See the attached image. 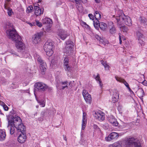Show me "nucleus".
Segmentation results:
<instances>
[{
    "label": "nucleus",
    "instance_id": "nucleus-1",
    "mask_svg": "<svg viewBox=\"0 0 147 147\" xmlns=\"http://www.w3.org/2000/svg\"><path fill=\"white\" fill-rule=\"evenodd\" d=\"M6 33L8 37L15 42L16 47L18 50L21 51L24 48V44L21 41V38L15 29H8L6 30Z\"/></svg>",
    "mask_w": 147,
    "mask_h": 147
},
{
    "label": "nucleus",
    "instance_id": "nucleus-2",
    "mask_svg": "<svg viewBox=\"0 0 147 147\" xmlns=\"http://www.w3.org/2000/svg\"><path fill=\"white\" fill-rule=\"evenodd\" d=\"M121 13L120 15L117 16L116 20L117 22L119 25H121L122 24H125L128 26H130L131 25L132 21L131 20L129 16H125L122 13V11H120Z\"/></svg>",
    "mask_w": 147,
    "mask_h": 147
},
{
    "label": "nucleus",
    "instance_id": "nucleus-3",
    "mask_svg": "<svg viewBox=\"0 0 147 147\" xmlns=\"http://www.w3.org/2000/svg\"><path fill=\"white\" fill-rule=\"evenodd\" d=\"M54 47V42L52 40H49L45 42L43 48L48 56H50L53 54V49Z\"/></svg>",
    "mask_w": 147,
    "mask_h": 147
},
{
    "label": "nucleus",
    "instance_id": "nucleus-4",
    "mask_svg": "<svg viewBox=\"0 0 147 147\" xmlns=\"http://www.w3.org/2000/svg\"><path fill=\"white\" fill-rule=\"evenodd\" d=\"M34 93L37 92H43L46 90H51L52 89L51 88L49 87L45 84L41 82H36L34 85Z\"/></svg>",
    "mask_w": 147,
    "mask_h": 147
},
{
    "label": "nucleus",
    "instance_id": "nucleus-5",
    "mask_svg": "<svg viewBox=\"0 0 147 147\" xmlns=\"http://www.w3.org/2000/svg\"><path fill=\"white\" fill-rule=\"evenodd\" d=\"M8 119V126L9 125H13L14 127L16 125L22 122V120L18 116L15 115V117L12 116H11Z\"/></svg>",
    "mask_w": 147,
    "mask_h": 147
},
{
    "label": "nucleus",
    "instance_id": "nucleus-6",
    "mask_svg": "<svg viewBox=\"0 0 147 147\" xmlns=\"http://www.w3.org/2000/svg\"><path fill=\"white\" fill-rule=\"evenodd\" d=\"M126 143L128 146L133 144L135 147H141L140 141L137 138L133 137L129 138Z\"/></svg>",
    "mask_w": 147,
    "mask_h": 147
},
{
    "label": "nucleus",
    "instance_id": "nucleus-7",
    "mask_svg": "<svg viewBox=\"0 0 147 147\" xmlns=\"http://www.w3.org/2000/svg\"><path fill=\"white\" fill-rule=\"evenodd\" d=\"M65 53L68 55H70L73 51V47L74 46L73 42L70 40H69L66 42Z\"/></svg>",
    "mask_w": 147,
    "mask_h": 147
},
{
    "label": "nucleus",
    "instance_id": "nucleus-8",
    "mask_svg": "<svg viewBox=\"0 0 147 147\" xmlns=\"http://www.w3.org/2000/svg\"><path fill=\"white\" fill-rule=\"evenodd\" d=\"M38 61L39 63L40 64V73L41 74L44 75L45 74V71L47 68L46 64L40 57H38Z\"/></svg>",
    "mask_w": 147,
    "mask_h": 147
},
{
    "label": "nucleus",
    "instance_id": "nucleus-9",
    "mask_svg": "<svg viewBox=\"0 0 147 147\" xmlns=\"http://www.w3.org/2000/svg\"><path fill=\"white\" fill-rule=\"evenodd\" d=\"M82 94L86 102L87 103L90 104L92 102V98L91 95L89 94L86 90H83Z\"/></svg>",
    "mask_w": 147,
    "mask_h": 147
},
{
    "label": "nucleus",
    "instance_id": "nucleus-10",
    "mask_svg": "<svg viewBox=\"0 0 147 147\" xmlns=\"http://www.w3.org/2000/svg\"><path fill=\"white\" fill-rule=\"evenodd\" d=\"M105 114L101 111L95 112L94 114L95 117L100 121H102L105 119Z\"/></svg>",
    "mask_w": 147,
    "mask_h": 147
},
{
    "label": "nucleus",
    "instance_id": "nucleus-11",
    "mask_svg": "<svg viewBox=\"0 0 147 147\" xmlns=\"http://www.w3.org/2000/svg\"><path fill=\"white\" fill-rule=\"evenodd\" d=\"M14 127L17 129L18 132H20L21 133H26V127L22 122L16 125Z\"/></svg>",
    "mask_w": 147,
    "mask_h": 147
},
{
    "label": "nucleus",
    "instance_id": "nucleus-12",
    "mask_svg": "<svg viewBox=\"0 0 147 147\" xmlns=\"http://www.w3.org/2000/svg\"><path fill=\"white\" fill-rule=\"evenodd\" d=\"M43 34V32H41L37 33L34 37L33 38L32 41L34 43L36 44L39 42L41 40V38Z\"/></svg>",
    "mask_w": 147,
    "mask_h": 147
},
{
    "label": "nucleus",
    "instance_id": "nucleus-13",
    "mask_svg": "<svg viewBox=\"0 0 147 147\" xmlns=\"http://www.w3.org/2000/svg\"><path fill=\"white\" fill-rule=\"evenodd\" d=\"M118 137V134L117 133L115 132L111 133L108 137L105 138L107 141H110L113 139H116Z\"/></svg>",
    "mask_w": 147,
    "mask_h": 147
},
{
    "label": "nucleus",
    "instance_id": "nucleus-14",
    "mask_svg": "<svg viewBox=\"0 0 147 147\" xmlns=\"http://www.w3.org/2000/svg\"><path fill=\"white\" fill-rule=\"evenodd\" d=\"M38 5H34V13L36 16H40L42 14L43 12L44 9H42L39 7L38 6V4H37Z\"/></svg>",
    "mask_w": 147,
    "mask_h": 147
},
{
    "label": "nucleus",
    "instance_id": "nucleus-15",
    "mask_svg": "<svg viewBox=\"0 0 147 147\" xmlns=\"http://www.w3.org/2000/svg\"><path fill=\"white\" fill-rule=\"evenodd\" d=\"M58 35L61 39L63 40L67 36L68 33L63 30L60 29L59 30Z\"/></svg>",
    "mask_w": 147,
    "mask_h": 147
},
{
    "label": "nucleus",
    "instance_id": "nucleus-16",
    "mask_svg": "<svg viewBox=\"0 0 147 147\" xmlns=\"http://www.w3.org/2000/svg\"><path fill=\"white\" fill-rule=\"evenodd\" d=\"M26 133H21L18 136V140L20 143H23L26 141Z\"/></svg>",
    "mask_w": 147,
    "mask_h": 147
},
{
    "label": "nucleus",
    "instance_id": "nucleus-17",
    "mask_svg": "<svg viewBox=\"0 0 147 147\" xmlns=\"http://www.w3.org/2000/svg\"><path fill=\"white\" fill-rule=\"evenodd\" d=\"M110 23L113 25V26H112L109 27V32L111 34H114L116 33L117 32V30L114 25H113V22H110Z\"/></svg>",
    "mask_w": 147,
    "mask_h": 147
},
{
    "label": "nucleus",
    "instance_id": "nucleus-18",
    "mask_svg": "<svg viewBox=\"0 0 147 147\" xmlns=\"http://www.w3.org/2000/svg\"><path fill=\"white\" fill-rule=\"evenodd\" d=\"M109 122L111 123H112L114 126H116L118 125V123L116 119L112 116L110 117L109 119Z\"/></svg>",
    "mask_w": 147,
    "mask_h": 147
},
{
    "label": "nucleus",
    "instance_id": "nucleus-19",
    "mask_svg": "<svg viewBox=\"0 0 147 147\" xmlns=\"http://www.w3.org/2000/svg\"><path fill=\"white\" fill-rule=\"evenodd\" d=\"M6 136L5 130L0 129V141L4 140Z\"/></svg>",
    "mask_w": 147,
    "mask_h": 147
},
{
    "label": "nucleus",
    "instance_id": "nucleus-20",
    "mask_svg": "<svg viewBox=\"0 0 147 147\" xmlns=\"http://www.w3.org/2000/svg\"><path fill=\"white\" fill-rule=\"evenodd\" d=\"M115 78L117 81L123 83L127 88L129 86L128 84L123 79L116 76L115 77Z\"/></svg>",
    "mask_w": 147,
    "mask_h": 147
},
{
    "label": "nucleus",
    "instance_id": "nucleus-21",
    "mask_svg": "<svg viewBox=\"0 0 147 147\" xmlns=\"http://www.w3.org/2000/svg\"><path fill=\"white\" fill-rule=\"evenodd\" d=\"M86 116L84 113H83V119L82 120V129L84 130L86 125Z\"/></svg>",
    "mask_w": 147,
    "mask_h": 147
},
{
    "label": "nucleus",
    "instance_id": "nucleus-22",
    "mask_svg": "<svg viewBox=\"0 0 147 147\" xmlns=\"http://www.w3.org/2000/svg\"><path fill=\"white\" fill-rule=\"evenodd\" d=\"M138 94L141 99H143V97L144 95V92L143 89L142 88H139L138 91Z\"/></svg>",
    "mask_w": 147,
    "mask_h": 147
},
{
    "label": "nucleus",
    "instance_id": "nucleus-23",
    "mask_svg": "<svg viewBox=\"0 0 147 147\" xmlns=\"http://www.w3.org/2000/svg\"><path fill=\"white\" fill-rule=\"evenodd\" d=\"M13 26L12 24L9 22H7L5 24L4 28L5 29H9L12 30L13 28Z\"/></svg>",
    "mask_w": 147,
    "mask_h": 147
},
{
    "label": "nucleus",
    "instance_id": "nucleus-24",
    "mask_svg": "<svg viewBox=\"0 0 147 147\" xmlns=\"http://www.w3.org/2000/svg\"><path fill=\"white\" fill-rule=\"evenodd\" d=\"M95 79L97 81H98L100 88L102 89L103 87V84L101 80H100L99 74H97V76L95 78Z\"/></svg>",
    "mask_w": 147,
    "mask_h": 147
},
{
    "label": "nucleus",
    "instance_id": "nucleus-25",
    "mask_svg": "<svg viewBox=\"0 0 147 147\" xmlns=\"http://www.w3.org/2000/svg\"><path fill=\"white\" fill-rule=\"evenodd\" d=\"M100 62L102 65L104 67L105 70H109V68H110V67L107 64L106 61H104L102 60L100 61Z\"/></svg>",
    "mask_w": 147,
    "mask_h": 147
},
{
    "label": "nucleus",
    "instance_id": "nucleus-26",
    "mask_svg": "<svg viewBox=\"0 0 147 147\" xmlns=\"http://www.w3.org/2000/svg\"><path fill=\"white\" fill-rule=\"evenodd\" d=\"M42 22L44 24H51L52 23V21L50 18H45L42 20Z\"/></svg>",
    "mask_w": 147,
    "mask_h": 147
},
{
    "label": "nucleus",
    "instance_id": "nucleus-27",
    "mask_svg": "<svg viewBox=\"0 0 147 147\" xmlns=\"http://www.w3.org/2000/svg\"><path fill=\"white\" fill-rule=\"evenodd\" d=\"M4 8L5 9H7V13L9 16H11L12 13H13L12 9L7 6L5 3L4 4Z\"/></svg>",
    "mask_w": 147,
    "mask_h": 147
},
{
    "label": "nucleus",
    "instance_id": "nucleus-28",
    "mask_svg": "<svg viewBox=\"0 0 147 147\" xmlns=\"http://www.w3.org/2000/svg\"><path fill=\"white\" fill-rule=\"evenodd\" d=\"M99 27L101 30L104 31L107 28V25L104 22H101L100 24Z\"/></svg>",
    "mask_w": 147,
    "mask_h": 147
},
{
    "label": "nucleus",
    "instance_id": "nucleus-29",
    "mask_svg": "<svg viewBox=\"0 0 147 147\" xmlns=\"http://www.w3.org/2000/svg\"><path fill=\"white\" fill-rule=\"evenodd\" d=\"M136 36L138 39H142L143 38V35L141 31H137L136 32Z\"/></svg>",
    "mask_w": 147,
    "mask_h": 147
},
{
    "label": "nucleus",
    "instance_id": "nucleus-30",
    "mask_svg": "<svg viewBox=\"0 0 147 147\" xmlns=\"http://www.w3.org/2000/svg\"><path fill=\"white\" fill-rule=\"evenodd\" d=\"M94 16L96 19L100 20L101 18V15L98 11H96L94 13Z\"/></svg>",
    "mask_w": 147,
    "mask_h": 147
},
{
    "label": "nucleus",
    "instance_id": "nucleus-31",
    "mask_svg": "<svg viewBox=\"0 0 147 147\" xmlns=\"http://www.w3.org/2000/svg\"><path fill=\"white\" fill-rule=\"evenodd\" d=\"M67 55H64L63 56V65L69 64V57Z\"/></svg>",
    "mask_w": 147,
    "mask_h": 147
},
{
    "label": "nucleus",
    "instance_id": "nucleus-32",
    "mask_svg": "<svg viewBox=\"0 0 147 147\" xmlns=\"http://www.w3.org/2000/svg\"><path fill=\"white\" fill-rule=\"evenodd\" d=\"M113 97H115V99H119V94L118 91L116 90H114L113 92Z\"/></svg>",
    "mask_w": 147,
    "mask_h": 147
},
{
    "label": "nucleus",
    "instance_id": "nucleus-33",
    "mask_svg": "<svg viewBox=\"0 0 147 147\" xmlns=\"http://www.w3.org/2000/svg\"><path fill=\"white\" fill-rule=\"evenodd\" d=\"M13 126V125H9V126H7V127L10 128V132L11 134H13L15 132V129Z\"/></svg>",
    "mask_w": 147,
    "mask_h": 147
},
{
    "label": "nucleus",
    "instance_id": "nucleus-34",
    "mask_svg": "<svg viewBox=\"0 0 147 147\" xmlns=\"http://www.w3.org/2000/svg\"><path fill=\"white\" fill-rule=\"evenodd\" d=\"M68 82L67 81H65L63 82H61V84H62L63 85V86H62V89H64L65 88H68Z\"/></svg>",
    "mask_w": 147,
    "mask_h": 147
},
{
    "label": "nucleus",
    "instance_id": "nucleus-35",
    "mask_svg": "<svg viewBox=\"0 0 147 147\" xmlns=\"http://www.w3.org/2000/svg\"><path fill=\"white\" fill-rule=\"evenodd\" d=\"M0 105L3 107V108L5 111H7L9 109L8 107L4 103L1 101H0Z\"/></svg>",
    "mask_w": 147,
    "mask_h": 147
},
{
    "label": "nucleus",
    "instance_id": "nucleus-36",
    "mask_svg": "<svg viewBox=\"0 0 147 147\" xmlns=\"http://www.w3.org/2000/svg\"><path fill=\"white\" fill-rule=\"evenodd\" d=\"M37 102L41 105L42 107H44L45 106V103L44 100L43 99L39 100L38 99H36Z\"/></svg>",
    "mask_w": 147,
    "mask_h": 147
},
{
    "label": "nucleus",
    "instance_id": "nucleus-37",
    "mask_svg": "<svg viewBox=\"0 0 147 147\" xmlns=\"http://www.w3.org/2000/svg\"><path fill=\"white\" fill-rule=\"evenodd\" d=\"M64 68L66 71L68 72L70 71L71 70V67L69 66V64L63 65Z\"/></svg>",
    "mask_w": 147,
    "mask_h": 147
},
{
    "label": "nucleus",
    "instance_id": "nucleus-38",
    "mask_svg": "<svg viewBox=\"0 0 147 147\" xmlns=\"http://www.w3.org/2000/svg\"><path fill=\"white\" fill-rule=\"evenodd\" d=\"M33 25L34 26L36 25L40 27H41L42 26V23L38 20H36L35 22H34Z\"/></svg>",
    "mask_w": 147,
    "mask_h": 147
},
{
    "label": "nucleus",
    "instance_id": "nucleus-39",
    "mask_svg": "<svg viewBox=\"0 0 147 147\" xmlns=\"http://www.w3.org/2000/svg\"><path fill=\"white\" fill-rule=\"evenodd\" d=\"M119 28H120L122 29L121 30L123 32H126L128 30V29L127 27L125 26H121Z\"/></svg>",
    "mask_w": 147,
    "mask_h": 147
},
{
    "label": "nucleus",
    "instance_id": "nucleus-40",
    "mask_svg": "<svg viewBox=\"0 0 147 147\" xmlns=\"http://www.w3.org/2000/svg\"><path fill=\"white\" fill-rule=\"evenodd\" d=\"M120 144L119 142H116L110 146V147H121Z\"/></svg>",
    "mask_w": 147,
    "mask_h": 147
},
{
    "label": "nucleus",
    "instance_id": "nucleus-41",
    "mask_svg": "<svg viewBox=\"0 0 147 147\" xmlns=\"http://www.w3.org/2000/svg\"><path fill=\"white\" fill-rule=\"evenodd\" d=\"M95 37L98 40H99L100 42L102 43H103V40L102 39L101 37L99 36L98 35H95Z\"/></svg>",
    "mask_w": 147,
    "mask_h": 147
},
{
    "label": "nucleus",
    "instance_id": "nucleus-42",
    "mask_svg": "<svg viewBox=\"0 0 147 147\" xmlns=\"http://www.w3.org/2000/svg\"><path fill=\"white\" fill-rule=\"evenodd\" d=\"M47 113V111L45 110L42 111L41 113V117H42V118L44 117L46 115Z\"/></svg>",
    "mask_w": 147,
    "mask_h": 147
},
{
    "label": "nucleus",
    "instance_id": "nucleus-43",
    "mask_svg": "<svg viewBox=\"0 0 147 147\" xmlns=\"http://www.w3.org/2000/svg\"><path fill=\"white\" fill-rule=\"evenodd\" d=\"M33 9V6L32 5H30L27 8V11L29 12H32Z\"/></svg>",
    "mask_w": 147,
    "mask_h": 147
},
{
    "label": "nucleus",
    "instance_id": "nucleus-44",
    "mask_svg": "<svg viewBox=\"0 0 147 147\" xmlns=\"http://www.w3.org/2000/svg\"><path fill=\"white\" fill-rule=\"evenodd\" d=\"M118 100V99H115V97H112V99L111 100V102L113 103H114L116 102H117Z\"/></svg>",
    "mask_w": 147,
    "mask_h": 147
},
{
    "label": "nucleus",
    "instance_id": "nucleus-45",
    "mask_svg": "<svg viewBox=\"0 0 147 147\" xmlns=\"http://www.w3.org/2000/svg\"><path fill=\"white\" fill-rule=\"evenodd\" d=\"M140 23L142 24L144 26L145 25H147L146 22V20L144 19H142L140 21Z\"/></svg>",
    "mask_w": 147,
    "mask_h": 147
},
{
    "label": "nucleus",
    "instance_id": "nucleus-46",
    "mask_svg": "<svg viewBox=\"0 0 147 147\" xmlns=\"http://www.w3.org/2000/svg\"><path fill=\"white\" fill-rule=\"evenodd\" d=\"M103 127L105 129H107L108 128L109 126L107 123H105L103 125Z\"/></svg>",
    "mask_w": 147,
    "mask_h": 147
},
{
    "label": "nucleus",
    "instance_id": "nucleus-47",
    "mask_svg": "<svg viewBox=\"0 0 147 147\" xmlns=\"http://www.w3.org/2000/svg\"><path fill=\"white\" fill-rule=\"evenodd\" d=\"M93 127L94 129H96L98 130V131H100V129L99 128V127L98 126L95 124H94L93 125Z\"/></svg>",
    "mask_w": 147,
    "mask_h": 147
},
{
    "label": "nucleus",
    "instance_id": "nucleus-48",
    "mask_svg": "<svg viewBox=\"0 0 147 147\" xmlns=\"http://www.w3.org/2000/svg\"><path fill=\"white\" fill-rule=\"evenodd\" d=\"M139 40V43H140L142 45L144 44V41L143 39H138Z\"/></svg>",
    "mask_w": 147,
    "mask_h": 147
},
{
    "label": "nucleus",
    "instance_id": "nucleus-49",
    "mask_svg": "<svg viewBox=\"0 0 147 147\" xmlns=\"http://www.w3.org/2000/svg\"><path fill=\"white\" fill-rule=\"evenodd\" d=\"M88 16L90 18V19L93 20L94 19V16L92 14H89L88 15Z\"/></svg>",
    "mask_w": 147,
    "mask_h": 147
},
{
    "label": "nucleus",
    "instance_id": "nucleus-50",
    "mask_svg": "<svg viewBox=\"0 0 147 147\" xmlns=\"http://www.w3.org/2000/svg\"><path fill=\"white\" fill-rule=\"evenodd\" d=\"M99 25L100 24H94V27L96 29L98 28L99 27Z\"/></svg>",
    "mask_w": 147,
    "mask_h": 147
},
{
    "label": "nucleus",
    "instance_id": "nucleus-51",
    "mask_svg": "<svg viewBox=\"0 0 147 147\" xmlns=\"http://www.w3.org/2000/svg\"><path fill=\"white\" fill-rule=\"evenodd\" d=\"M96 20L95 19V20L93 21V24H100V23L99 22V21L98 20Z\"/></svg>",
    "mask_w": 147,
    "mask_h": 147
},
{
    "label": "nucleus",
    "instance_id": "nucleus-52",
    "mask_svg": "<svg viewBox=\"0 0 147 147\" xmlns=\"http://www.w3.org/2000/svg\"><path fill=\"white\" fill-rule=\"evenodd\" d=\"M74 82V81H70L69 83V85L71 87H72L73 86V83Z\"/></svg>",
    "mask_w": 147,
    "mask_h": 147
},
{
    "label": "nucleus",
    "instance_id": "nucleus-53",
    "mask_svg": "<svg viewBox=\"0 0 147 147\" xmlns=\"http://www.w3.org/2000/svg\"><path fill=\"white\" fill-rule=\"evenodd\" d=\"M10 53H11L12 54H14L18 55L16 54V53L14 52L13 50H11L10 51Z\"/></svg>",
    "mask_w": 147,
    "mask_h": 147
},
{
    "label": "nucleus",
    "instance_id": "nucleus-54",
    "mask_svg": "<svg viewBox=\"0 0 147 147\" xmlns=\"http://www.w3.org/2000/svg\"><path fill=\"white\" fill-rule=\"evenodd\" d=\"M15 113V111L13 110V109H12L10 112V114L11 115L14 114Z\"/></svg>",
    "mask_w": 147,
    "mask_h": 147
},
{
    "label": "nucleus",
    "instance_id": "nucleus-55",
    "mask_svg": "<svg viewBox=\"0 0 147 147\" xmlns=\"http://www.w3.org/2000/svg\"><path fill=\"white\" fill-rule=\"evenodd\" d=\"M119 40L120 43V44H121V43L122 41V40H121V37L120 35H119Z\"/></svg>",
    "mask_w": 147,
    "mask_h": 147
},
{
    "label": "nucleus",
    "instance_id": "nucleus-56",
    "mask_svg": "<svg viewBox=\"0 0 147 147\" xmlns=\"http://www.w3.org/2000/svg\"><path fill=\"white\" fill-rule=\"evenodd\" d=\"M143 83H144V84H143L144 85H145L147 86V81L145 80L143 82Z\"/></svg>",
    "mask_w": 147,
    "mask_h": 147
},
{
    "label": "nucleus",
    "instance_id": "nucleus-57",
    "mask_svg": "<svg viewBox=\"0 0 147 147\" xmlns=\"http://www.w3.org/2000/svg\"><path fill=\"white\" fill-rule=\"evenodd\" d=\"M33 23L34 22H32V23H30V22H28V23L31 26H34L33 25Z\"/></svg>",
    "mask_w": 147,
    "mask_h": 147
},
{
    "label": "nucleus",
    "instance_id": "nucleus-58",
    "mask_svg": "<svg viewBox=\"0 0 147 147\" xmlns=\"http://www.w3.org/2000/svg\"><path fill=\"white\" fill-rule=\"evenodd\" d=\"M127 88H128V90L129 91L131 92H132V91L131 90V89H130V87H129V86H128Z\"/></svg>",
    "mask_w": 147,
    "mask_h": 147
},
{
    "label": "nucleus",
    "instance_id": "nucleus-59",
    "mask_svg": "<svg viewBox=\"0 0 147 147\" xmlns=\"http://www.w3.org/2000/svg\"><path fill=\"white\" fill-rule=\"evenodd\" d=\"M84 3H86L87 2V0H83V1H82Z\"/></svg>",
    "mask_w": 147,
    "mask_h": 147
},
{
    "label": "nucleus",
    "instance_id": "nucleus-60",
    "mask_svg": "<svg viewBox=\"0 0 147 147\" xmlns=\"http://www.w3.org/2000/svg\"><path fill=\"white\" fill-rule=\"evenodd\" d=\"M63 138L64 139V140L66 141H67V139L66 138V136H64V135H63Z\"/></svg>",
    "mask_w": 147,
    "mask_h": 147
},
{
    "label": "nucleus",
    "instance_id": "nucleus-61",
    "mask_svg": "<svg viewBox=\"0 0 147 147\" xmlns=\"http://www.w3.org/2000/svg\"><path fill=\"white\" fill-rule=\"evenodd\" d=\"M95 1L97 3L99 2L100 0H95Z\"/></svg>",
    "mask_w": 147,
    "mask_h": 147
},
{
    "label": "nucleus",
    "instance_id": "nucleus-62",
    "mask_svg": "<svg viewBox=\"0 0 147 147\" xmlns=\"http://www.w3.org/2000/svg\"><path fill=\"white\" fill-rule=\"evenodd\" d=\"M84 25H86L87 26V28L88 27H89V26L88 25H87L86 23H84Z\"/></svg>",
    "mask_w": 147,
    "mask_h": 147
},
{
    "label": "nucleus",
    "instance_id": "nucleus-63",
    "mask_svg": "<svg viewBox=\"0 0 147 147\" xmlns=\"http://www.w3.org/2000/svg\"><path fill=\"white\" fill-rule=\"evenodd\" d=\"M39 120L40 121H42L43 120V119L41 117L40 118H39Z\"/></svg>",
    "mask_w": 147,
    "mask_h": 147
},
{
    "label": "nucleus",
    "instance_id": "nucleus-64",
    "mask_svg": "<svg viewBox=\"0 0 147 147\" xmlns=\"http://www.w3.org/2000/svg\"><path fill=\"white\" fill-rule=\"evenodd\" d=\"M0 114H3L1 112V110L0 109Z\"/></svg>",
    "mask_w": 147,
    "mask_h": 147
}]
</instances>
